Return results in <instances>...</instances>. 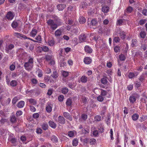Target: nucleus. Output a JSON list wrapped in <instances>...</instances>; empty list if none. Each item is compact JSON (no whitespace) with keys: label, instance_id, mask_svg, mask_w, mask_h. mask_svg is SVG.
<instances>
[{"label":"nucleus","instance_id":"1","mask_svg":"<svg viewBox=\"0 0 147 147\" xmlns=\"http://www.w3.org/2000/svg\"><path fill=\"white\" fill-rule=\"evenodd\" d=\"M28 62L25 63L24 66L26 69L28 71L32 70L33 66V58L31 57H28Z\"/></svg>","mask_w":147,"mask_h":147},{"label":"nucleus","instance_id":"2","mask_svg":"<svg viewBox=\"0 0 147 147\" xmlns=\"http://www.w3.org/2000/svg\"><path fill=\"white\" fill-rule=\"evenodd\" d=\"M47 23L49 26L53 30L56 29L57 27V24L54 22L53 20H49L47 21Z\"/></svg>","mask_w":147,"mask_h":147},{"label":"nucleus","instance_id":"3","mask_svg":"<svg viewBox=\"0 0 147 147\" xmlns=\"http://www.w3.org/2000/svg\"><path fill=\"white\" fill-rule=\"evenodd\" d=\"M14 47V46L12 44L7 45H6L5 50L6 52L8 53L9 51L12 49Z\"/></svg>","mask_w":147,"mask_h":147},{"label":"nucleus","instance_id":"4","mask_svg":"<svg viewBox=\"0 0 147 147\" xmlns=\"http://www.w3.org/2000/svg\"><path fill=\"white\" fill-rule=\"evenodd\" d=\"M87 118V115L84 113L82 114L81 116V117L79 119V121L80 122H82L86 121Z\"/></svg>","mask_w":147,"mask_h":147},{"label":"nucleus","instance_id":"5","mask_svg":"<svg viewBox=\"0 0 147 147\" xmlns=\"http://www.w3.org/2000/svg\"><path fill=\"white\" fill-rule=\"evenodd\" d=\"M138 97V96L137 94L133 95L130 97L129 100L131 102L133 103L136 100Z\"/></svg>","mask_w":147,"mask_h":147},{"label":"nucleus","instance_id":"6","mask_svg":"<svg viewBox=\"0 0 147 147\" xmlns=\"http://www.w3.org/2000/svg\"><path fill=\"white\" fill-rule=\"evenodd\" d=\"M53 105L50 103H48L46 105V109L48 113H50L52 110Z\"/></svg>","mask_w":147,"mask_h":147},{"label":"nucleus","instance_id":"7","mask_svg":"<svg viewBox=\"0 0 147 147\" xmlns=\"http://www.w3.org/2000/svg\"><path fill=\"white\" fill-rule=\"evenodd\" d=\"M126 24V20L124 19H119L117 20V25L118 26H121L123 24Z\"/></svg>","mask_w":147,"mask_h":147},{"label":"nucleus","instance_id":"8","mask_svg":"<svg viewBox=\"0 0 147 147\" xmlns=\"http://www.w3.org/2000/svg\"><path fill=\"white\" fill-rule=\"evenodd\" d=\"M63 115L69 121H71L72 120V118L71 116L69 113L64 112L63 113Z\"/></svg>","mask_w":147,"mask_h":147},{"label":"nucleus","instance_id":"9","mask_svg":"<svg viewBox=\"0 0 147 147\" xmlns=\"http://www.w3.org/2000/svg\"><path fill=\"white\" fill-rule=\"evenodd\" d=\"M102 11L104 13H107L109 11V8L107 5H105L104 4L102 5Z\"/></svg>","mask_w":147,"mask_h":147},{"label":"nucleus","instance_id":"10","mask_svg":"<svg viewBox=\"0 0 147 147\" xmlns=\"http://www.w3.org/2000/svg\"><path fill=\"white\" fill-rule=\"evenodd\" d=\"M62 31L61 29H58L56 30L55 32V36L57 37H59L62 34Z\"/></svg>","mask_w":147,"mask_h":147},{"label":"nucleus","instance_id":"11","mask_svg":"<svg viewBox=\"0 0 147 147\" xmlns=\"http://www.w3.org/2000/svg\"><path fill=\"white\" fill-rule=\"evenodd\" d=\"M66 7V5L65 4H59L57 6V8L60 11H62Z\"/></svg>","mask_w":147,"mask_h":147},{"label":"nucleus","instance_id":"12","mask_svg":"<svg viewBox=\"0 0 147 147\" xmlns=\"http://www.w3.org/2000/svg\"><path fill=\"white\" fill-rule=\"evenodd\" d=\"M58 122L62 124L65 123V120L64 118L62 116H59L58 117Z\"/></svg>","mask_w":147,"mask_h":147},{"label":"nucleus","instance_id":"13","mask_svg":"<svg viewBox=\"0 0 147 147\" xmlns=\"http://www.w3.org/2000/svg\"><path fill=\"white\" fill-rule=\"evenodd\" d=\"M15 34L17 35L18 37L21 39H28L29 38L27 37L26 36L18 33H16Z\"/></svg>","mask_w":147,"mask_h":147},{"label":"nucleus","instance_id":"14","mask_svg":"<svg viewBox=\"0 0 147 147\" xmlns=\"http://www.w3.org/2000/svg\"><path fill=\"white\" fill-rule=\"evenodd\" d=\"M14 17L13 13L11 11L9 12L6 16L7 19L9 20L12 19Z\"/></svg>","mask_w":147,"mask_h":147},{"label":"nucleus","instance_id":"15","mask_svg":"<svg viewBox=\"0 0 147 147\" xmlns=\"http://www.w3.org/2000/svg\"><path fill=\"white\" fill-rule=\"evenodd\" d=\"M72 103V100L71 98H68L66 101V105L67 106L71 107Z\"/></svg>","mask_w":147,"mask_h":147},{"label":"nucleus","instance_id":"16","mask_svg":"<svg viewBox=\"0 0 147 147\" xmlns=\"http://www.w3.org/2000/svg\"><path fill=\"white\" fill-rule=\"evenodd\" d=\"M84 50L86 52L88 53H91L92 51V49L88 45L86 46L85 47Z\"/></svg>","mask_w":147,"mask_h":147},{"label":"nucleus","instance_id":"17","mask_svg":"<svg viewBox=\"0 0 147 147\" xmlns=\"http://www.w3.org/2000/svg\"><path fill=\"white\" fill-rule=\"evenodd\" d=\"M27 100L28 101L29 104H31L32 105H35L37 103V101L36 100L32 98L30 99H27Z\"/></svg>","mask_w":147,"mask_h":147},{"label":"nucleus","instance_id":"18","mask_svg":"<svg viewBox=\"0 0 147 147\" xmlns=\"http://www.w3.org/2000/svg\"><path fill=\"white\" fill-rule=\"evenodd\" d=\"M117 32L118 33L120 34V36L122 39H124L125 38V34L124 32H122L120 29H119L117 31Z\"/></svg>","mask_w":147,"mask_h":147},{"label":"nucleus","instance_id":"19","mask_svg":"<svg viewBox=\"0 0 147 147\" xmlns=\"http://www.w3.org/2000/svg\"><path fill=\"white\" fill-rule=\"evenodd\" d=\"M84 63L87 64L90 63L92 62L91 59L89 57H86L84 58Z\"/></svg>","mask_w":147,"mask_h":147},{"label":"nucleus","instance_id":"20","mask_svg":"<svg viewBox=\"0 0 147 147\" xmlns=\"http://www.w3.org/2000/svg\"><path fill=\"white\" fill-rule=\"evenodd\" d=\"M133 9L132 7L130 6L128 7L124 11V15L125 16L126 15V13H131L133 11Z\"/></svg>","mask_w":147,"mask_h":147},{"label":"nucleus","instance_id":"21","mask_svg":"<svg viewBox=\"0 0 147 147\" xmlns=\"http://www.w3.org/2000/svg\"><path fill=\"white\" fill-rule=\"evenodd\" d=\"M79 21L80 24H84L86 22V19L84 17L81 16L79 18Z\"/></svg>","mask_w":147,"mask_h":147},{"label":"nucleus","instance_id":"22","mask_svg":"<svg viewBox=\"0 0 147 147\" xmlns=\"http://www.w3.org/2000/svg\"><path fill=\"white\" fill-rule=\"evenodd\" d=\"M87 5V4L86 3L84 2H82L80 4V8L81 9H84L86 8Z\"/></svg>","mask_w":147,"mask_h":147},{"label":"nucleus","instance_id":"23","mask_svg":"<svg viewBox=\"0 0 147 147\" xmlns=\"http://www.w3.org/2000/svg\"><path fill=\"white\" fill-rule=\"evenodd\" d=\"M86 38V36L84 34H81L79 36V40L80 42L84 41Z\"/></svg>","mask_w":147,"mask_h":147},{"label":"nucleus","instance_id":"24","mask_svg":"<svg viewBox=\"0 0 147 147\" xmlns=\"http://www.w3.org/2000/svg\"><path fill=\"white\" fill-rule=\"evenodd\" d=\"M24 102L23 101H21L18 103L17 106L19 108H22L24 107Z\"/></svg>","mask_w":147,"mask_h":147},{"label":"nucleus","instance_id":"25","mask_svg":"<svg viewBox=\"0 0 147 147\" xmlns=\"http://www.w3.org/2000/svg\"><path fill=\"white\" fill-rule=\"evenodd\" d=\"M49 126L51 127L55 128L56 127V124L53 121H50L49 122Z\"/></svg>","mask_w":147,"mask_h":147},{"label":"nucleus","instance_id":"26","mask_svg":"<svg viewBox=\"0 0 147 147\" xmlns=\"http://www.w3.org/2000/svg\"><path fill=\"white\" fill-rule=\"evenodd\" d=\"M10 121L13 123H15L16 122V118L15 115H12L11 116Z\"/></svg>","mask_w":147,"mask_h":147},{"label":"nucleus","instance_id":"27","mask_svg":"<svg viewBox=\"0 0 147 147\" xmlns=\"http://www.w3.org/2000/svg\"><path fill=\"white\" fill-rule=\"evenodd\" d=\"M36 73L38 74V76L39 77H41L43 76L42 72V70L39 68L37 69Z\"/></svg>","mask_w":147,"mask_h":147},{"label":"nucleus","instance_id":"28","mask_svg":"<svg viewBox=\"0 0 147 147\" xmlns=\"http://www.w3.org/2000/svg\"><path fill=\"white\" fill-rule=\"evenodd\" d=\"M37 33V31L35 29H33L31 32L30 33V34L32 37H34Z\"/></svg>","mask_w":147,"mask_h":147},{"label":"nucleus","instance_id":"29","mask_svg":"<svg viewBox=\"0 0 147 147\" xmlns=\"http://www.w3.org/2000/svg\"><path fill=\"white\" fill-rule=\"evenodd\" d=\"M8 140L12 144H15L16 142V139L11 136H9V137Z\"/></svg>","mask_w":147,"mask_h":147},{"label":"nucleus","instance_id":"30","mask_svg":"<svg viewBox=\"0 0 147 147\" xmlns=\"http://www.w3.org/2000/svg\"><path fill=\"white\" fill-rule=\"evenodd\" d=\"M100 90H101L100 95L102 96H105L107 94L108 92L107 91L103 90L102 89H100Z\"/></svg>","mask_w":147,"mask_h":147},{"label":"nucleus","instance_id":"31","mask_svg":"<svg viewBox=\"0 0 147 147\" xmlns=\"http://www.w3.org/2000/svg\"><path fill=\"white\" fill-rule=\"evenodd\" d=\"M88 80L87 78L85 76H83L81 78L80 80L82 82H86Z\"/></svg>","mask_w":147,"mask_h":147},{"label":"nucleus","instance_id":"32","mask_svg":"<svg viewBox=\"0 0 147 147\" xmlns=\"http://www.w3.org/2000/svg\"><path fill=\"white\" fill-rule=\"evenodd\" d=\"M10 85L12 87L16 86L17 84V82L15 80H13L10 83Z\"/></svg>","mask_w":147,"mask_h":147},{"label":"nucleus","instance_id":"33","mask_svg":"<svg viewBox=\"0 0 147 147\" xmlns=\"http://www.w3.org/2000/svg\"><path fill=\"white\" fill-rule=\"evenodd\" d=\"M61 91L62 93L65 94L68 92V89L66 87L63 88L62 89Z\"/></svg>","mask_w":147,"mask_h":147},{"label":"nucleus","instance_id":"34","mask_svg":"<svg viewBox=\"0 0 147 147\" xmlns=\"http://www.w3.org/2000/svg\"><path fill=\"white\" fill-rule=\"evenodd\" d=\"M140 35L141 38H144L146 36V33L144 31H142L140 34Z\"/></svg>","mask_w":147,"mask_h":147},{"label":"nucleus","instance_id":"35","mask_svg":"<svg viewBox=\"0 0 147 147\" xmlns=\"http://www.w3.org/2000/svg\"><path fill=\"white\" fill-rule=\"evenodd\" d=\"M82 134H87L89 133V130L88 128H86L82 129Z\"/></svg>","mask_w":147,"mask_h":147},{"label":"nucleus","instance_id":"36","mask_svg":"<svg viewBox=\"0 0 147 147\" xmlns=\"http://www.w3.org/2000/svg\"><path fill=\"white\" fill-rule=\"evenodd\" d=\"M146 74H142L139 77V80L141 82H142L143 81L145 80V76L146 75Z\"/></svg>","mask_w":147,"mask_h":147},{"label":"nucleus","instance_id":"37","mask_svg":"<svg viewBox=\"0 0 147 147\" xmlns=\"http://www.w3.org/2000/svg\"><path fill=\"white\" fill-rule=\"evenodd\" d=\"M41 48L42 51L45 52H48L49 51V48L46 46H42Z\"/></svg>","mask_w":147,"mask_h":147},{"label":"nucleus","instance_id":"38","mask_svg":"<svg viewBox=\"0 0 147 147\" xmlns=\"http://www.w3.org/2000/svg\"><path fill=\"white\" fill-rule=\"evenodd\" d=\"M98 22L96 20L93 19L91 20V24L92 26H96Z\"/></svg>","mask_w":147,"mask_h":147},{"label":"nucleus","instance_id":"39","mask_svg":"<svg viewBox=\"0 0 147 147\" xmlns=\"http://www.w3.org/2000/svg\"><path fill=\"white\" fill-rule=\"evenodd\" d=\"M128 76L129 78L132 79L135 77V75L134 73L130 72L129 73Z\"/></svg>","mask_w":147,"mask_h":147},{"label":"nucleus","instance_id":"40","mask_svg":"<svg viewBox=\"0 0 147 147\" xmlns=\"http://www.w3.org/2000/svg\"><path fill=\"white\" fill-rule=\"evenodd\" d=\"M88 99V98L86 97L83 96L81 98L82 102H83V103L85 104L87 102Z\"/></svg>","mask_w":147,"mask_h":147},{"label":"nucleus","instance_id":"41","mask_svg":"<svg viewBox=\"0 0 147 147\" xmlns=\"http://www.w3.org/2000/svg\"><path fill=\"white\" fill-rule=\"evenodd\" d=\"M101 117L99 115L96 116L94 118V120L96 121H99L101 120Z\"/></svg>","mask_w":147,"mask_h":147},{"label":"nucleus","instance_id":"42","mask_svg":"<svg viewBox=\"0 0 147 147\" xmlns=\"http://www.w3.org/2000/svg\"><path fill=\"white\" fill-rule=\"evenodd\" d=\"M101 82L104 84H106L107 83L108 81L106 78H103L101 79Z\"/></svg>","mask_w":147,"mask_h":147},{"label":"nucleus","instance_id":"43","mask_svg":"<svg viewBox=\"0 0 147 147\" xmlns=\"http://www.w3.org/2000/svg\"><path fill=\"white\" fill-rule=\"evenodd\" d=\"M78 144V140L77 139H74L72 142V145L74 146H76Z\"/></svg>","mask_w":147,"mask_h":147},{"label":"nucleus","instance_id":"44","mask_svg":"<svg viewBox=\"0 0 147 147\" xmlns=\"http://www.w3.org/2000/svg\"><path fill=\"white\" fill-rule=\"evenodd\" d=\"M51 140L53 142H58V138L56 136H52Z\"/></svg>","mask_w":147,"mask_h":147},{"label":"nucleus","instance_id":"45","mask_svg":"<svg viewBox=\"0 0 147 147\" xmlns=\"http://www.w3.org/2000/svg\"><path fill=\"white\" fill-rule=\"evenodd\" d=\"M138 117L139 115L136 114H133L132 116V119L134 121L136 120L138 118Z\"/></svg>","mask_w":147,"mask_h":147},{"label":"nucleus","instance_id":"46","mask_svg":"<svg viewBox=\"0 0 147 147\" xmlns=\"http://www.w3.org/2000/svg\"><path fill=\"white\" fill-rule=\"evenodd\" d=\"M18 23L16 22L13 21L11 24L12 27L13 28H16L18 27Z\"/></svg>","mask_w":147,"mask_h":147},{"label":"nucleus","instance_id":"47","mask_svg":"<svg viewBox=\"0 0 147 147\" xmlns=\"http://www.w3.org/2000/svg\"><path fill=\"white\" fill-rule=\"evenodd\" d=\"M58 74L56 71H54L53 74L51 76L53 78H56L58 76Z\"/></svg>","mask_w":147,"mask_h":147},{"label":"nucleus","instance_id":"48","mask_svg":"<svg viewBox=\"0 0 147 147\" xmlns=\"http://www.w3.org/2000/svg\"><path fill=\"white\" fill-rule=\"evenodd\" d=\"M55 41L52 39L49 41V45L51 46H53L55 45Z\"/></svg>","mask_w":147,"mask_h":147},{"label":"nucleus","instance_id":"49","mask_svg":"<svg viewBox=\"0 0 147 147\" xmlns=\"http://www.w3.org/2000/svg\"><path fill=\"white\" fill-rule=\"evenodd\" d=\"M104 99V97L100 95H99L97 97V100L98 101L100 102H102V101Z\"/></svg>","mask_w":147,"mask_h":147},{"label":"nucleus","instance_id":"50","mask_svg":"<svg viewBox=\"0 0 147 147\" xmlns=\"http://www.w3.org/2000/svg\"><path fill=\"white\" fill-rule=\"evenodd\" d=\"M119 58L121 61H123L125 60V57L124 55L121 54L119 56Z\"/></svg>","mask_w":147,"mask_h":147},{"label":"nucleus","instance_id":"51","mask_svg":"<svg viewBox=\"0 0 147 147\" xmlns=\"http://www.w3.org/2000/svg\"><path fill=\"white\" fill-rule=\"evenodd\" d=\"M48 125L47 123H43L42 125V128L44 130H46L48 128Z\"/></svg>","mask_w":147,"mask_h":147},{"label":"nucleus","instance_id":"52","mask_svg":"<svg viewBox=\"0 0 147 147\" xmlns=\"http://www.w3.org/2000/svg\"><path fill=\"white\" fill-rule=\"evenodd\" d=\"M98 129L99 132L100 133H102L104 131V129L102 126L98 127Z\"/></svg>","mask_w":147,"mask_h":147},{"label":"nucleus","instance_id":"53","mask_svg":"<svg viewBox=\"0 0 147 147\" xmlns=\"http://www.w3.org/2000/svg\"><path fill=\"white\" fill-rule=\"evenodd\" d=\"M53 58V57L52 56L49 55H47L45 57L46 60L48 62L51 60Z\"/></svg>","mask_w":147,"mask_h":147},{"label":"nucleus","instance_id":"54","mask_svg":"<svg viewBox=\"0 0 147 147\" xmlns=\"http://www.w3.org/2000/svg\"><path fill=\"white\" fill-rule=\"evenodd\" d=\"M132 42V43L131 44V46L132 47H133L136 44L137 40L136 39H133Z\"/></svg>","mask_w":147,"mask_h":147},{"label":"nucleus","instance_id":"55","mask_svg":"<svg viewBox=\"0 0 147 147\" xmlns=\"http://www.w3.org/2000/svg\"><path fill=\"white\" fill-rule=\"evenodd\" d=\"M140 52L138 51L136 52L134 56V57L135 59H137V58L140 56Z\"/></svg>","mask_w":147,"mask_h":147},{"label":"nucleus","instance_id":"56","mask_svg":"<svg viewBox=\"0 0 147 147\" xmlns=\"http://www.w3.org/2000/svg\"><path fill=\"white\" fill-rule=\"evenodd\" d=\"M115 52L117 53L120 51V47L118 46H116L114 49Z\"/></svg>","mask_w":147,"mask_h":147},{"label":"nucleus","instance_id":"57","mask_svg":"<svg viewBox=\"0 0 147 147\" xmlns=\"http://www.w3.org/2000/svg\"><path fill=\"white\" fill-rule=\"evenodd\" d=\"M64 98V96L63 95H60L58 97V99L59 101L62 102L63 101Z\"/></svg>","mask_w":147,"mask_h":147},{"label":"nucleus","instance_id":"58","mask_svg":"<svg viewBox=\"0 0 147 147\" xmlns=\"http://www.w3.org/2000/svg\"><path fill=\"white\" fill-rule=\"evenodd\" d=\"M68 135L70 137H73L74 135V133L72 131H69L68 132Z\"/></svg>","mask_w":147,"mask_h":147},{"label":"nucleus","instance_id":"59","mask_svg":"<svg viewBox=\"0 0 147 147\" xmlns=\"http://www.w3.org/2000/svg\"><path fill=\"white\" fill-rule=\"evenodd\" d=\"M35 39L37 40V42H40L42 40L41 36L39 35Z\"/></svg>","mask_w":147,"mask_h":147},{"label":"nucleus","instance_id":"60","mask_svg":"<svg viewBox=\"0 0 147 147\" xmlns=\"http://www.w3.org/2000/svg\"><path fill=\"white\" fill-rule=\"evenodd\" d=\"M100 47L102 49H106L107 48V45L105 43H103L101 44Z\"/></svg>","mask_w":147,"mask_h":147},{"label":"nucleus","instance_id":"61","mask_svg":"<svg viewBox=\"0 0 147 147\" xmlns=\"http://www.w3.org/2000/svg\"><path fill=\"white\" fill-rule=\"evenodd\" d=\"M98 131L96 130H94L93 131L92 134L95 136H97L98 135Z\"/></svg>","mask_w":147,"mask_h":147},{"label":"nucleus","instance_id":"62","mask_svg":"<svg viewBox=\"0 0 147 147\" xmlns=\"http://www.w3.org/2000/svg\"><path fill=\"white\" fill-rule=\"evenodd\" d=\"M22 114V112L21 111H19L16 113V115L17 117H18Z\"/></svg>","mask_w":147,"mask_h":147},{"label":"nucleus","instance_id":"63","mask_svg":"<svg viewBox=\"0 0 147 147\" xmlns=\"http://www.w3.org/2000/svg\"><path fill=\"white\" fill-rule=\"evenodd\" d=\"M96 141V140L94 138L91 139L90 140V144H95Z\"/></svg>","mask_w":147,"mask_h":147},{"label":"nucleus","instance_id":"64","mask_svg":"<svg viewBox=\"0 0 147 147\" xmlns=\"http://www.w3.org/2000/svg\"><path fill=\"white\" fill-rule=\"evenodd\" d=\"M141 85V84L140 82L136 81L135 83V86L137 87V88H138L140 87Z\"/></svg>","mask_w":147,"mask_h":147}]
</instances>
